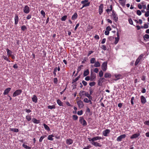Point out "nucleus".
Listing matches in <instances>:
<instances>
[{
    "label": "nucleus",
    "instance_id": "6",
    "mask_svg": "<svg viewBox=\"0 0 149 149\" xmlns=\"http://www.w3.org/2000/svg\"><path fill=\"white\" fill-rule=\"evenodd\" d=\"M102 68L103 70L105 71L107 68V62H104L102 63Z\"/></svg>",
    "mask_w": 149,
    "mask_h": 149
},
{
    "label": "nucleus",
    "instance_id": "49",
    "mask_svg": "<svg viewBox=\"0 0 149 149\" xmlns=\"http://www.w3.org/2000/svg\"><path fill=\"white\" fill-rule=\"evenodd\" d=\"M89 90V95H91L93 92V89L91 87H90Z\"/></svg>",
    "mask_w": 149,
    "mask_h": 149
},
{
    "label": "nucleus",
    "instance_id": "39",
    "mask_svg": "<svg viewBox=\"0 0 149 149\" xmlns=\"http://www.w3.org/2000/svg\"><path fill=\"white\" fill-rule=\"evenodd\" d=\"M73 119L74 120H76L78 119V117L76 115H73L72 116Z\"/></svg>",
    "mask_w": 149,
    "mask_h": 149
},
{
    "label": "nucleus",
    "instance_id": "59",
    "mask_svg": "<svg viewBox=\"0 0 149 149\" xmlns=\"http://www.w3.org/2000/svg\"><path fill=\"white\" fill-rule=\"evenodd\" d=\"M149 23H148V24H144V28L145 29H147L148 28V24Z\"/></svg>",
    "mask_w": 149,
    "mask_h": 149
},
{
    "label": "nucleus",
    "instance_id": "43",
    "mask_svg": "<svg viewBox=\"0 0 149 149\" xmlns=\"http://www.w3.org/2000/svg\"><path fill=\"white\" fill-rule=\"evenodd\" d=\"M46 136V135H43L41 136L39 139V141L40 142H41L43 139Z\"/></svg>",
    "mask_w": 149,
    "mask_h": 149
},
{
    "label": "nucleus",
    "instance_id": "47",
    "mask_svg": "<svg viewBox=\"0 0 149 149\" xmlns=\"http://www.w3.org/2000/svg\"><path fill=\"white\" fill-rule=\"evenodd\" d=\"M21 29L22 31H24L27 29V28L24 25L21 27Z\"/></svg>",
    "mask_w": 149,
    "mask_h": 149
},
{
    "label": "nucleus",
    "instance_id": "42",
    "mask_svg": "<svg viewBox=\"0 0 149 149\" xmlns=\"http://www.w3.org/2000/svg\"><path fill=\"white\" fill-rule=\"evenodd\" d=\"M67 18V16L64 15L61 18V19L62 21H65L66 19Z\"/></svg>",
    "mask_w": 149,
    "mask_h": 149
},
{
    "label": "nucleus",
    "instance_id": "41",
    "mask_svg": "<svg viewBox=\"0 0 149 149\" xmlns=\"http://www.w3.org/2000/svg\"><path fill=\"white\" fill-rule=\"evenodd\" d=\"M83 67V65H81L80 66L78 67V68L77 69V73H78V72H79V71L81 69V68L82 67Z\"/></svg>",
    "mask_w": 149,
    "mask_h": 149
},
{
    "label": "nucleus",
    "instance_id": "9",
    "mask_svg": "<svg viewBox=\"0 0 149 149\" xmlns=\"http://www.w3.org/2000/svg\"><path fill=\"white\" fill-rule=\"evenodd\" d=\"M103 4H101L99 7V11L100 15H101L103 11Z\"/></svg>",
    "mask_w": 149,
    "mask_h": 149
},
{
    "label": "nucleus",
    "instance_id": "44",
    "mask_svg": "<svg viewBox=\"0 0 149 149\" xmlns=\"http://www.w3.org/2000/svg\"><path fill=\"white\" fill-rule=\"evenodd\" d=\"M96 83L95 82L93 81L92 82H90L89 83V85L91 86H95V85Z\"/></svg>",
    "mask_w": 149,
    "mask_h": 149
},
{
    "label": "nucleus",
    "instance_id": "20",
    "mask_svg": "<svg viewBox=\"0 0 149 149\" xmlns=\"http://www.w3.org/2000/svg\"><path fill=\"white\" fill-rule=\"evenodd\" d=\"M32 101L35 102L36 103L38 101V98L36 97V96L34 95H33V97L32 98Z\"/></svg>",
    "mask_w": 149,
    "mask_h": 149
},
{
    "label": "nucleus",
    "instance_id": "53",
    "mask_svg": "<svg viewBox=\"0 0 149 149\" xmlns=\"http://www.w3.org/2000/svg\"><path fill=\"white\" fill-rule=\"evenodd\" d=\"M134 97H132L131 99V104L132 105H133V104H134L133 101H134Z\"/></svg>",
    "mask_w": 149,
    "mask_h": 149
},
{
    "label": "nucleus",
    "instance_id": "2",
    "mask_svg": "<svg viewBox=\"0 0 149 149\" xmlns=\"http://www.w3.org/2000/svg\"><path fill=\"white\" fill-rule=\"evenodd\" d=\"M79 122L83 126H85L87 124L86 122L82 117H79Z\"/></svg>",
    "mask_w": 149,
    "mask_h": 149
},
{
    "label": "nucleus",
    "instance_id": "1",
    "mask_svg": "<svg viewBox=\"0 0 149 149\" xmlns=\"http://www.w3.org/2000/svg\"><path fill=\"white\" fill-rule=\"evenodd\" d=\"M81 3L83 4L82 7L81 8V9L84 7L89 6L90 4V2H89L88 0H84L82 1Z\"/></svg>",
    "mask_w": 149,
    "mask_h": 149
},
{
    "label": "nucleus",
    "instance_id": "27",
    "mask_svg": "<svg viewBox=\"0 0 149 149\" xmlns=\"http://www.w3.org/2000/svg\"><path fill=\"white\" fill-rule=\"evenodd\" d=\"M94 66L95 67H99L100 66V64L99 62L97 61L95 62Z\"/></svg>",
    "mask_w": 149,
    "mask_h": 149
},
{
    "label": "nucleus",
    "instance_id": "58",
    "mask_svg": "<svg viewBox=\"0 0 149 149\" xmlns=\"http://www.w3.org/2000/svg\"><path fill=\"white\" fill-rule=\"evenodd\" d=\"M85 80L86 81H88L89 80H91L90 77L89 76H88L85 78Z\"/></svg>",
    "mask_w": 149,
    "mask_h": 149
},
{
    "label": "nucleus",
    "instance_id": "33",
    "mask_svg": "<svg viewBox=\"0 0 149 149\" xmlns=\"http://www.w3.org/2000/svg\"><path fill=\"white\" fill-rule=\"evenodd\" d=\"M79 78H80V76H78L77 77H76V78H75V79H73L72 82V83L73 84L74 82H76L77 81H78L79 80Z\"/></svg>",
    "mask_w": 149,
    "mask_h": 149
},
{
    "label": "nucleus",
    "instance_id": "25",
    "mask_svg": "<svg viewBox=\"0 0 149 149\" xmlns=\"http://www.w3.org/2000/svg\"><path fill=\"white\" fill-rule=\"evenodd\" d=\"M89 74V71L87 69L86 70H85L84 73L83 75L84 77L86 76L88 74Z\"/></svg>",
    "mask_w": 149,
    "mask_h": 149
},
{
    "label": "nucleus",
    "instance_id": "26",
    "mask_svg": "<svg viewBox=\"0 0 149 149\" xmlns=\"http://www.w3.org/2000/svg\"><path fill=\"white\" fill-rule=\"evenodd\" d=\"M93 138V141H96L97 140H100L102 139L101 137L100 136H97Z\"/></svg>",
    "mask_w": 149,
    "mask_h": 149
},
{
    "label": "nucleus",
    "instance_id": "48",
    "mask_svg": "<svg viewBox=\"0 0 149 149\" xmlns=\"http://www.w3.org/2000/svg\"><path fill=\"white\" fill-rule=\"evenodd\" d=\"M84 101L86 103H89V101H91L90 100H89L87 98H85L84 100Z\"/></svg>",
    "mask_w": 149,
    "mask_h": 149
},
{
    "label": "nucleus",
    "instance_id": "24",
    "mask_svg": "<svg viewBox=\"0 0 149 149\" xmlns=\"http://www.w3.org/2000/svg\"><path fill=\"white\" fill-rule=\"evenodd\" d=\"M115 77L117 79L115 80V81L117 80L122 77V75L120 74H116L115 75Z\"/></svg>",
    "mask_w": 149,
    "mask_h": 149
},
{
    "label": "nucleus",
    "instance_id": "10",
    "mask_svg": "<svg viewBox=\"0 0 149 149\" xmlns=\"http://www.w3.org/2000/svg\"><path fill=\"white\" fill-rule=\"evenodd\" d=\"M110 130L109 129L105 130L103 131V134L104 136H108V134L110 133Z\"/></svg>",
    "mask_w": 149,
    "mask_h": 149
},
{
    "label": "nucleus",
    "instance_id": "61",
    "mask_svg": "<svg viewBox=\"0 0 149 149\" xmlns=\"http://www.w3.org/2000/svg\"><path fill=\"white\" fill-rule=\"evenodd\" d=\"M136 13L139 15H140L141 14V13L139 10L137 11Z\"/></svg>",
    "mask_w": 149,
    "mask_h": 149
},
{
    "label": "nucleus",
    "instance_id": "64",
    "mask_svg": "<svg viewBox=\"0 0 149 149\" xmlns=\"http://www.w3.org/2000/svg\"><path fill=\"white\" fill-rule=\"evenodd\" d=\"M144 124L149 126V120L145 121L144 122Z\"/></svg>",
    "mask_w": 149,
    "mask_h": 149
},
{
    "label": "nucleus",
    "instance_id": "5",
    "mask_svg": "<svg viewBox=\"0 0 149 149\" xmlns=\"http://www.w3.org/2000/svg\"><path fill=\"white\" fill-rule=\"evenodd\" d=\"M96 77V74L93 73L92 71H91L90 76L91 81H95V80Z\"/></svg>",
    "mask_w": 149,
    "mask_h": 149
},
{
    "label": "nucleus",
    "instance_id": "28",
    "mask_svg": "<svg viewBox=\"0 0 149 149\" xmlns=\"http://www.w3.org/2000/svg\"><path fill=\"white\" fill-rule=\"evenodd\" d=\"M111 77V75L109 73H106L104 76V77L105 78H110Z\"/></svg>",
    "mask_w": 149,
    "mask_h": 149
},
{
    "label": "nucleus",
    "instance_id": "16",
    "mask_svg": "<svg viewBox=\"0 0 149 149\" xmlns=\"http://www.w3.org/2000/svg\"><path fill=\"white\" fill-rule=\"evenodd\" d=\"M11 89V88H6L4 91L3 93V94L4 95H6L7 94L10 92V90Z\"/></svg>",
    "mask_w": 149,
    "mask_h": 149
},
{
    "label": "nucleus",
    "instance_id": "63",
    "mask_svg": "<svg viewBox=\"0 0 149 149\" xmlns=\"http://www.w3.org/2000/svg\"><path fill=\"white\" fill-rule=\"evenodd\" d=\"M41 13L43 16L44 17H45V12L43 10H42L41 11Z\"/></svg>",
    "mask_w": 149,
    "mask_h": 149
},
{
    "label": "nucleus",
    "instance_id": "56",
    "mask_svg": "<svg viewBox=\"0 0 149 149\" xmlns=\"http://www.w3.org/2000/svg\"><path fill=\"white\" fill-rule=\"evenodd\" d=\"M144 39L145 38L148 39L149 38V35L147 34H145L143 36Z\"/></svg>",
    "mask_w": 149,
    "mask_h": 149
},
{
    "label": "nucleus",
    "instance_id": "17",
    "mask_svg": "<svg viewBox=\"0 0 149 149\" xmlns=\"http://www.w3.org/2000/svg\"><path fill=\"white\" fill-rule=\"evenodd\" d=\"M66 142L67 144L70 145L73 142V141L72 139H66Z\"/></svg>",
    "mask_w": 149,
    "mask_h": 149
},
{
    "label": "nucleus",
    "instance_id": "19",
    "mask_svg": "<svg viewBox=\"0 0 149 149\" xmlns=\"http://www.w3.org/2000/svg\"><path fill=\"white\" fill-rule=\"evenodd\" d=\"M126 0H119V2L121 5L124 6L125 5V2Z\"/></svg>",
    "mask_w": 149,
    "mask_h": 149
},
{
    "label": "nucleus",
    "instance_id": "30",
    "mask_svg": "<svg viewBox=\"0 0 149 149\" xmlns=\"http://www.w3.org/2000/svg\"><path fill=\"white\" fill-rule=\"evenodd\" d=\"M57 102L60 106H63V102L59 99L57 100Z\"/></svg>",
    "mask_w": 149,
    "mask_h": 149
},
{
    "label": "nucleus",
    "instance_id": "21",
    "mask_svg": "<svg viewBox=\"0 0 149 149\" xmlns=\"http://www.w3.org/2000/svg\"><path fill=\"white\" fill-rule=\"evenodd\" d=\"M32 120L33 123L36 124H38L40 123V120H37L35 118H33Z\"/></svg>",
    "mask_w": 149,
    "mask_h": 149
},
{
    "label": "nucleus",
    "instance_id": "62",
    "mask_svg": "<svg viewBox=\"0 0 149 149\" xmlns=\"http://www.w3.org/2000/svg\"><path fill=\"white\" fill-rule=\"evenodd\" d=\"M82 83L84 86H86L87 84V82L84 80L82 81Z\"/></svg>",
    "mask_w": 149,
    "mask_h": 149
},
{
    "label": "nucleus",
    "instance_id": "35",
    "mask_svg": "<svg viewBox=\"0 0 149 149\" xmlns=\"http://www.w3.org/2000/svg\"><path fill=\"white\" fill-rule=\"evenodd\" d=\"M47 108L49 109H52L55 108L56 107L54 105H53L52 106L49 105L48 106Z\"/></svg>",
    "mask_w": 149,
    "mask_h": 149
},
{
    "label": "nucleus",
    "instance_id": "4",
    "mask_svg": "<svg viewBox=\"0 0 149 149\" xmlns=\"http://www.w3.org/2000/svg\"><path fill=\"white\" fill-rule=\"evenodd\" d=\"M112 15L113 17V19L115 22H116L118 20V17L117 15L116 14V13L114 10H112Z\"/></svg>",
    "mask_w": 149,
    "mask_h": 149
},
{
    "label": "nucleus",
    "instance_id": "36",
    "mask_svg": "<svg viewBox=\"0 0 149 149\" xmlns=\"http://www.w3.org/2000/svg\"><path fill=\"white\" fill-rule=\"evenodd\" d=\"M22 146L24 148L26 149H31V147L28 146L24 144H23L22 145Z\"/></svg>",
    "mask_w": 149,
    "mask_h": 149
},
{
    "label": "nucleus",
    "instance_id": "50",
    "mask_svg": "<svg viewBox=\"0 0 149 149\" xmlns=\"http://www.w3.org/2000/svg\"><path fill=\"white\" fill-rule=\"evenodd\" d=\"M115 40L114 42V43L115 44H116L118 43V42L119 40V38L115 37Z\"/></svg>",
    "mask_w": 149,
    "mask_h": 149
},
{
    "label": "nucleus",
    "instance_id": "18",
    "mask_svg": "<svg viewBox=\"0 0 149 149\" xmlns=\"http://www.w3.org/2000/svg\"><path fill=\"white\" fill-rule=\"evenodd\" d=\"M14 19L15 21V24L16 25L18 24L19 21V17L17 15H15Z\"/></svg>",
    "mask_w": 149,
    "mask_h": 149
},
{
    "label": "nucleus",
    "instance_id": "13",
    "mask_svg": "<svg viewBox=\"0 0 149 149\" xmlns=\"http://www.w3.org/2000/svg\"><path fill=\"white\" fill-rule=\"evenodd\" d=\"M103 79H104V78H100L99 79L98 81V85L99 86H102V83L104 81H103Z\"/></svg>",
    "mask_w": 149,
    "mask_h": 149
},
{
    "label": "nucleus",
    "instance_id": "55",
    "mask_svg": "<svg viewBox=\"0 0 149 149\" xmlns=\"http://www.w3.org/2000/svg\"><path fill=\"white\" fill-rule=\"evenodd\" d=\"M83 111L81 110L80 111H78L77 114L79 115H81L83 114Z\"/></svg>",
    "mask_w": 149,
    "mask_h": 149
},
{
    "label": "nucleus",
    "instance_id": "40",
    "mask_svg": "<svg viewBox=\"0 0 149 149\" xmlns=\"http://www.w3.org/2000/svg\"><path fill=\"white\" fill-rule=\"evenodd\" d=\"M26 119L28 121H29L31 120V118L30 116L27 115L26 116Z\"/></svg>",
    "mask_w": 149,
    "mask_h": 149
},
{
    "label": "nucleus",
    "instance_id": "51",
    "mask_svg": "<svg viewBox=\"0 0 149 149\" xmlns=\"http://www.w3.org/2000/svg\"><path fill=\"white\" fill-rule=\"evenodd\" d=\"M140 61V60L139 59H138L137 58L136 59V60L135 61V66H136L138 65V64L139 63Z\"/></svg>",
    "mask_w": 149,
    "mask_h": 149
},
{
    "label": "nucleus",
    "instance_id": "32",
    "mask_svg": "<svg viewBox=\"0 0 149 149\" xmlns=\"http://www.w3.org/2000/svg\"><path fill=\"white\" fill-rule=\"evenodd\" d=\"M11 131H13L14 132H19V130L18 129L16 128H10Z\"/></svg>",
    "mask_w": 149,
    "mask_h": 149
},
{
    "label": "nucleus",
    "instance_id": "3",
    "mask_svg": "<svg viewBox=\"0 0 149 149\" xmlns=\"http://www.w3.org/2000/svg\"><path fill=\"white\" fill-rule=\"evenodd\" d=\"M22 91L21 89H18L13 94V96L14 97L18 96L22 93Z\"/></svg>",
    "mask_w": 149,
    "mask_h": 149
},
{
    "label": "nucleus",
    "instance_id": "8",
    "mask_svg": "<svg viewBox=\"0 0 149 149\" xmlns=\"http://www.w3.org/2000/svg\"><path fill=\"white\" fill-rule=\"evenodd\" d=\"M24 12L26 13H28L30 12V8L28 6H25L24 8Z\"/></svg>",
    "mask_w": 149,
    "mask_h": 149
},
{
    "label": "nucleus",
    "instance_id": "15",
    "mask_svg": "<svg viewBox=\"0 0 149 149\" xmlns=\"http://www.w3.org/2000/svg\"><path fill=\"white\" fill-rule=\"evenodd\" d=\"M140 135L139 133H135L133 134L131 137V139H133L137 138Z\"/></svg>",
    "mask_w": 149,
    "mask_h": 149
},
{
    "label": "nucleus",
    "instance_id": "52",
    "mask_svg": "<svg viewBox=\"0 0 149 149\" xmlns=\"http://www.w3.org/2000/svg\"><path fill=\"white\" fill-rule=\"evenodd\" d=\"M101 48L104 50H106L107 49V48L106 46L104 45H102Z\"/></svg>",
    "mask_w": 149,
    "mask_h": 149
},
{
    "label": "nucleus",
    "instance_id": "14",
    "mask_svg": "<svg viewBox=\"0 0 149 149\" xmlns=\"http://www.w3.org/2000/svg\"><path fill=\"white\" fill-rule=\"evenodd\" d=\"M91 143L93 145L96 147L98 146L100 147L102 146L99 143L93 141V142H91Z\"/></svg>",
    "mask_w": 149,
    "mask_h": 149
},
{
    "label": "nucleus",
    "instance_id": "46",
    "mask_svg": "<svg viewBox=\"0 0 149 149\" xmlns=\"http://www.w3.org/2000/svg\"><path fill=\"white\" fill-rule=\"evenodd\" d=\"M103 72L102 71V70H101L99 73V76L100 77H101L103 76Z\"/></svg>",
    "mask_w": 149,
    "mask_h": 149
},
{
    "label": "nucleus",
    "instance_id": "57",
    "mask_svg": "<svg viewBox=\"0 0 149 149\" xmlns=\"http://www.w3.org/2000/svg\"><path fill=\"white\" fill-rule=\"evenodd\" d=\"M128 21H129V23L130 24H131V25L133 24V22H132V21L131 18H130L129 19Z\"/></svg>",
    "mask_w": 149,
    "mask_h": 149
},
{
    "label": "nucleus",
    "instance_id": "31",
    "mask_svg": "<svg viewBox=\"0 0 149 149\" xmlns=\"http://www.w3.org/2000/svg\"><path fill=\"white\" fill-rule=\"evenodd\" d=\"M43 126L47 130V131H49L50 128L49 127L45 124H43Z\"/></svg>",
    "mask_w": 149,
    "mask_h": 149
},
{
    "label": "nucleus",
    "instance_id": "7",
    "mask_svg": "<svg viewBox=\"0 0 149 149\" xmlns=\"http://www.w3.org/2000/svg\"><path fill=\"white\" fill-rule=\"evenodd\" d=\"M126 137V135L125 134L121 135L117 138V141H121L123 139L125 138Z\"/></svg>",
    "mask_w": 149,
    "mask_h": 149
},
{
    "label": "nucleus",
    "instance_id": "29",
    "mask_svg": "<svg viewBox=\"0 0 149 149\" xmlns=\"http://www.w3.org/2000/svg\"><path fill=\"white\" fill-rule=\"evenodd\" d=\"M90 63L92 64L96 62L95 59V58H91L90 60Z\"/></svg>",
    "mask_w": 149,
    "mask_h": 149
},
{
    "label": "nucleus",
    "instance_id": "37",
    "mask_svg": "<svg viewBox=\"0 0 149 149\" xmlns=\"http://www.w3.org/2000/svg\"><path fill=\"white\" fill-rule=\"evenodd\" d=\"M85 93V91H81L80 92V93H79V95L80 96L82 95H84Z\"/></svg>",
    "mask_w": 149,
    "mask_h": 149
},
{
    "label": "nucleus",
    "instance_id": "34",
    "mask_svg": "<svg viewBox=\"0 0 149 149\" xmlns=\"http://www.w3.org/2000/svg\"><path fill=\"white\" fill-rule=\"evenodd\" d=\"M86 112L88 113H89V115H91L92 114V113L91 112L90 109L88 107H87V109L86 111Z\"/></svg>",
    "mask_w": 149,
    "mask_h": 149
},
{
    "label": "nucleus",
    "instance_id": "54",
    "mask_svg": "<svg viewBox=\"0 0 149 149\" xmlns=\"http://www.w3.org/2000/svg\"><path fill=\"white\" fill-rule=\"evenodd\" d=\"M145 16L146 17L149 16V11L147 10V12H146Z\"/></svg>",
    "mask_w": 149,
    "mask_h": 149
},
{
    "label": "nucleus",
    "instance_id": "12",
    "mask_svg": "<svg viewBox=\"0 0 149 149\" xmlns=\"http://www.w3.org/2000/svg\"><path fill=\"white\" fill-rule=\"evenodd\" d=\"M141 100L142 104H144L146 102V98L143 95H142L141 96Z\"/></svg>",
    "mask_w": 149,
    "mask_h": 149
},
{
    "label": "nucleus",
    "instance_id": "38",
    "mask_svg": "<svg viewBox=\"0 0 149 149\" xmlns=\"http://www.w3.org/2000/svg\"><path fill=\"white\" fill-rule=\"evenodd\" d=\"M53 136L52 135H49L48 137V139L51 141L53 140V139L52 138Z\"/></svg>",
    "mask_w": 149,
    "mask_h": 149
},
{
    "label": "nucleus",
    "instance_id": "60",
    "mask_svg": "<svg viewBox=\"0 0 149 149\" xmlns=\"http://www.w3.org/2000/svg\"><path fill=\"white\" fill-rule=\"evenodd\" d=\"M110 8V9H107L106 10V11L107 12V13H108V12H110L112 11V8L111 5Z\"/></svg>",
    "mask_w": 149,
    "mask_h": 149
},
{
    "label": "nucleus",
    "instance_id": "23",
    "mask_svg": "<svg viewBox=\"0 0 149 149\" xmlns=\"http://www.w3.org/2000/svg\"><path fill=\"white\" fill-rule=\"evenodd\" d=\"M77 16L78 15L77 13H75L72 16L71 19L72 20H74L77 18Z\"/></svg>",
    "mask_w": 149,
    "mask_h": 149
},
{
    "label": "nucleus",
    "instance_id": "45",
    "mask_svg": "<svg viewBox=\"0 0 149 149\" xmlns=\"http://www.w3.org/2000/svg\"><path fill=\"white\" fill-rule=\"evenodd\" d=\"M143 56L144 55L143 54H141L139 56L138 58L141 61L143 58Z\"/></svg>",
    "mask_w": 149,
    "mask_h": 149
},
{
    "label": "nucleus",
    "instance_id": "11",
    "mask_svg": "<svg viewBox=\"0 0 149 149\" xmlns=\"http://www.w3.org/2000/svg\"><path fill=\"white\" fill-rule=\"evenodd\" d=\"M77 104L79 107L82 108L84 106V104L83 102L81 100L77 102Z\"/></svg>",
    "mask_w": 149,
    "mask_h": 149
},
{
    "label": "nucleus",
    "instance_id": "22",
    "mask_svg": "<svg viewBox=\"0 0 149 149\" xmlns=\"http://www.w3.org/2000/svg\"><path fill=\"white\" fill-rule=\"evenodd\" d=\"M6 50L7 52V55L8 56L10 57L12 55V52L8 48Z\"/></svg>",
    "mask_w": 149,
    "mask_h": 149
}]
</instances>
